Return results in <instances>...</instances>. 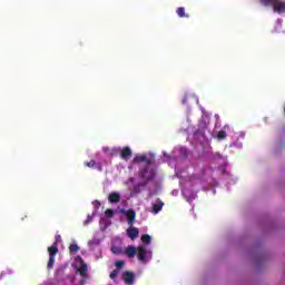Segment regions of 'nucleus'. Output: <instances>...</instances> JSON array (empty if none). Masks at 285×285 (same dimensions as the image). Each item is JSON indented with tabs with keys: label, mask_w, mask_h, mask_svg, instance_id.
Instances as JSON below:
<instances>
[{
	"label": "nucleus",
	"mask_w": 285,
	"mask_h": 285,
	"mask_svg": "<svg viewBox=\"0 0 285 285\" xmlns=\"http://www.w3.org/2000/svg\"><path fill=\"white\" fill-rule=\"evenodd\" d=\"M125 255L129 257V259H132L135 255H137L138 261L146 264V255H148V250L144 246H128L125 249Z\"/></svg>",
	"instance_id": "1"
},
{
	"label": "nucleus",
	"mask_w": 285,
	"mask_h": 285,
	"mask_svg": "<svg viewBox=\"0 0 285 285\" xmlns=\"http://www.w3.org/2000/svg\"><path fill=\"white\" fill-rule=\"evenodd\" d=\"M138 175L142 179L141 186H148V183L154 181L157 176L155 169H150V167H144Z\"/></svg>",
	"instance_id": "2"
},
{
	"label": "nucleus",
	"mask_w": 285,
	"mask_h": 285,
	"mask_svg": "<svg viewBox=\"0 0 285 285\" xmlns=\"http://www.w3.org/2000/svg\"><path fill=\"white\" fill-rule=\"evenodd\" d=\"M263 6H273L275 12H278V14H282V12H285V2H277V0H261Z\"/></svg>",
	"instance_id": "3"
},
{
	"label": "nucleus",
	"mask_w": 285,
	"mask_h": 285,
	"mask_svg": "<svg viewBox=\"0 0 285 285\" xmlns=\"http://www.w3.org/2000/svg\"><path fill=\"white\" fill-rule=\"evenodd\" d=\"M120 213H122V215H126L129 226H132V224H135V219H137V213H135V209H121Z\"/></svg>",
	"instance_id": "4"
},
{
	"label": "nucleus",
	"mask_w": 285,
	"mask_h": 285,
	"mask_svg": "<svg viewBox=\"0 0 285 285\" xmlns=\"http://www.w3.org/2000/svg\"><path fill=\"white\" fill-rule=\"evenodd\" d=\"M122 281L126 285H134L135 284V273H132L130 271L124 272Z\"/></svg>",
	"instance_id": "5"
},
{
	"label": "nucleus",
	"mask_w": 285,
	"mask_h": 285,
	"mask_svg": "<svg viewBox=\"0 0 285 285\" xmlns=\"http://www.w3.org/2000/svg\"><path fill=\"white\" fill-rule=\"evenodd\" d=\"M78 259L80 262V267L78 268L79 275H81L82 277H88V265L86 264V262H83V258L78 257Z\"/></svg>",
	"instance_id": "6"
},
{
	"label": "nucleus",
	"mask_w": 285,
	"mask_h": 285,
	"mask_svg": "<svg viewBox=\"0 0 285 285\" xmlns=\"http://www.w3.org/2000/svg\"><path fill=\"white\" fill-rule=\"evenodd\" d=\"M120 157L125 161H128V159H130V157H132V149H130V147H124L120 153Z\"/></svg>",
	"instance_id": "7"
},
{
	"label": "nucleus",
	"mask_w": 285,
	"mask_h": 285,
	"mask_svg": "<svg viewBox=\"0 0 285 285\" xmlns=\"http://www.w3.org/2000/svg\"><path fill=\"white\" fill-rule=\"evenodd\" d=\"M139 161H142V163L147 164L148 166H150L153 164V160L150 158H148V156H146V155H139L134 158V164H139Z\"/></svg>",
	"instance_id": "8"
},
{
	"label": "nucleus",
	"mask_w": 285,
	"mask_h": 285,
	"mask_svg": "<svg viewBox=\"0 0 285 285\" xmlns=\"http://www.w3.org/2000/svg\"><path fill=\"white\" fill-rule=\"evenodd\" d=\"M108 202L110 204H119L121 202V195L119 193H110L108 196Z\"/></svg>",
	"instance_id": "9"
},
{
	"label": "nucleus",
	"mask_w": 285,
	"mask_h": 285,
	"mask_svg": "<svg viewBox=\"0 0 285 285\" xmlns=\"http://www.w3.org/2000/svg\"><path fill=\"white\" fill-rule=\"evenodd\" d=\"M85 166H87V168H97V170L102 171L104 167H101V163H97L94 159L86 161Z\"/></svg>",
	"instance_id": "10"
},
{
	"label": "nucleus",
	"mask_w": 285,
	"mask_h": 285,
	"mask_svg": "<svg viewBox=\"0 0 285 285\" xmlns=\"http://www.w3.org/2000/svg\"><path fill=\"white\" fill-rule=\"evenodd\" d=\"M127 235L130 239H137V237H139V229L131 227L127 230Z\"/></svg>",
	"instance_id": "11"
},
{
	"label": "nucleus",
	"mask_w": 285,
	"mask_h": 285,
	"mask_svg": "<svg viewBox=\"0 0 285 285\" xmlns=\"http://www.w3.org/2000/svg\"><path fill=\"white\" fill-rule=\"evenodd\" d=\"M161 208H164V202L158 200L157 204L153 205L151 213H154V215H157L161 210Z\"/></svg>",
	"instance_id": "12"
},
{
	"label": "nucleus",
	"mask_w": 285,
	"mask_h": 285,
	"mask_svg": "<svg viewBox=\"0 0 285 285\" xmlns=\"http://www.w3.org/2000/svg\"><path fill=\"white\" fill-rule=\"evenodd\" d=\"M49 257H56L59 253V248L57 247V243H53L52 246L48 247Z\"/></svg>",
	"instance_id": "13"
},
{
	"label": "nucleus",
	"mask_w": 285,
	"mask_h": 285,
	"mask_svg": "<svg viewBox=\"0 0 285 285\" xmlns=\"http://www.w3.org/2000/svg\"><path fill=\"white\" fill-rule=\"evenodd\" d=\"M140 240H141L142 244H146L148 246L150 244V242H153V238L150 237V235L144 234L140 237Z\"/></svg>",
	"instance_id": "14"
},
{
	"label": "nucleus",
	"mask_w": 285,
	"mask_h": 285,
	"mask_svg": "<svg viewBox=\"0 0 285 285\" xmlns=\"http://www.w3.org/2000/svg\"><path fill=\"white\" fill-rule=\"evenodd\" d=\"M176 14H178V17L180 18H188V14H186V9L184 7H179L177 10H176Z\"/></svg>",
	"instance_id": "15"
},
{
	"label": "nucleus",
	"mask_w": 285,
	"mask_h": 285,
	"mask_svg": "<svg viewBox=\"0 0 285 285\" xmlns=\"http://www.w3.org/2000/svg\"><path fill=\"white\" fill-rule=\"evenodd\" d=\"M69 252H70L71 255H75L76 253H79V245H77V244H71V245L69 246Z\"/></svg>",
	"instance_id": "16"
},
{
	"label": "nucleus",
	"mask_w": 285,
	"mask_h": 285,
	"mask_svg": "<svg viewBox=\"0 0 285 285\" xmlns=\"http://www.w3.org/2000/svg\"><path fill=\"white\" fill-rule=\"evenodd\" d=\"M125 265H126V262H124V261L115 262L116 271H121V268H124Z\"/></svg>",
	"instance_id": "17"
},
{
	"label": "nucleus",
	"mask_w": 285,
	"mask_h": 285,
	"mask_svg": "<svg viewBox=\"0 0 285 285\" xmlns=\"http://www.w3.org/2000/svg\"><path fill=\"white\" fill-rule=\"evenodd\" d=\"M226 137H228V134H226V130L218 131L217 139L222 140V139H226Z\"/></svg>",
	"instance_id": "18"
},
{
	"label": "nucleus",
	"mask_w": 285,
	"mask_h": 285,
	"mask_svg": "<svg viewBox=\"0 0 285 285\" xmlns=\"http://www.w3.org/2000/svg\"><path fill=\"white\" fill-rule=\"evenodd\" d=\"M111 252L114 253V255H121V253H124V249L121 247H111Z\"/></svg>",
	"instance_id": "19"
},
{
	"label": "nucleus",
	"mask_w": 285,
	"mask_h": 285,
	"mask_svg": "<svg viewBox=\"0 0 285 285\" xmlns=\"http://www.w3.org/2000/svg\"><path fill=\"white\" fill-rule=\"evenodd\" d=\"M146 186H142L141 183L134 186V193L139 194L141 193V188H145Z\"/></svg>",
	"instance_id": "20"
},
{
	"label": "nucleus",
	"mask_w": 285,
	"mask_h": 285,
	"mask_svg": "<svg viewBox=\"0 0 285 285\" xmlns=\"http://www.w3.org/2000/svg\"><path fill=\"white\" fill-rule=\"evenodd\" d=\"M52 266H55V257L49 256V261H48V264H47L48 271H50L52 268Z\"/></svg>",
	"instance_id": "21"
},
{
	"label": "nucleus",
	"mask_w": 285,
	"mask_h": 285,
	"mask_svg": "<svg viewBox=\"0 0 285 285\" xmlns=\"http://www.w3.org/2000/svg\"><path fill=\"white\" fill-rule=\"evenodd\" d=\"M117 275H119V269H114V271L109 274V277H110V279H117Z\"/></svg>",
	"instance_id": "22"
},
{
	"label": "nucleus",
	"mask_w": 285,
	"mask_h": 285,
	"mask_svg": "<svg viewBox=\"0 0 285 285\" xmlns=\"http://www.w3.org/2000/svg\"><path fill=\"white\" fill-rule=\"evenodd\" d=\"M105 215H106V217H115V210H112V209H107V210H105Z\"/></svg>",
	"instance_id": "23"
},
{
	"label": "nucleus",
	"mask_w": 285,
	"mask_h": 285,
	"mask_svg": "<svg viewBox=\"0 0 285 285\" xmlns=\"http://www.w3.org/2000/svg\"><path fill=\"white\" fill-rule=\"evenodd\" d=\"M55 244L57 246V244L61 243V235L57 234L56 237H55Z\"/></svg>",
	"instance_id": "24"
},
{
	"label": "nucleus",
	"mask_w": 285,
	"mask_h": 285,
	"mask_svg": "<svg viewBox=\"0 0 285 285\" xmlns=\"http://www.w3.org/2000/svg\"><path fill=\"white\" fill-rule=\"evenodd\" d=\"M92 222V217L88 216L87 219L85 220V226H88Z\"/></svg>",
	"instance_id": "25"
},
{
	"label": "nucleus",
	"mask_w": 285,
	"mask_h": 285,
	"mask_svg": "<svg viewBox=\"0 0 285 285\" xmlns=\"http://www.w3.org/2000/svg\"><path fill=\"white\" fill-rule=\"evenodd\" d=\"M186 101H187V98L185 97V98L183 99V104H186Z\"/></svg>",
	"instance_id": "26"
},
{
	"label": "nucleus",
	"mask_w": 285,
	"mask_h": 285,
	"mask_svg": "<svg viewBox=\"0 0 285 285\" xmlns=\"http://www.w3.org/2000/svg\"><path fill=\"white\" fill-rule=\"evenodd\" d=\"M98 206H101V203L100 202H97Z\"/></svg>",
	"instance_id": "27"
},
{
	"label": "nucleus",
	"mask_w": 285,
	"mask_h": 285,
	"mask_svg": "<svg viewBox=\"0 0 285 285\" xmlns=\"http://www.w3.org/2000/svg\"><path fill=\"white\" fill-rule=\"evenodd\" d=\"M284 114H285V107H284Z\"/></svg>",
	"instance_id": "28"
}]
</instances>
